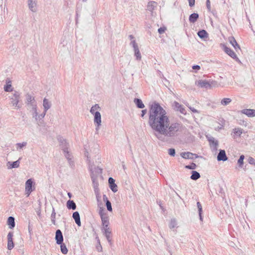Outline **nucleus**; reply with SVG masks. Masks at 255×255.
Returning a JSON list of instances; mask_svg holds the SVG:
<instances>
[{"label": "nucleus", "instance_id": "24", "mask_svg": "<svg viewBox=\"0 0 255 255\" xmlns=\"http://www.w3.org/2000/svg\"><path fill=\"white\" fill-rule=\"evenodd\" d=\"M3 89L4 91L6 92L12 91V88H11V82L9 79H6V85H4Z\"/></svg>", "mask_w": 255, "mask_h": 255}, {"label": "nucleus", "instance_id": "41", "mask_svg": "<svg viewBox=\"0 0 255 255\" xmlns=\"http://www.w3.org/2000/svg\"><path fill=\"white\" fill-rule=\"evenodd\" d=\"M55 217H56V213L55 212V209L54 208H53L52 212L51 215V222L53 224L55 225L56 221H55Z\"/></svg>", "mask_w": 255, "mask_h": 255}, {"label": "nucleus", "instance_id": "61", "mask_svg": "<svg viewBox=\"0 0 255 255\" xmlns=\"http://www.w3.org/2000/svg\"><path fill=\"white\" fill-rule=\"evenodd\" d=\"M28 228V232H29L30 235H31V234L32 233V228L30 225V223H29Z\"/></svg>", "mask_w": 255, "mask_h": 255}, {"label": "nucleus", "instance_id": "22", "mask_svg": "<svg viewBox=\"0 0 255 255\" xmlns=\"http://www.w3.org/2000/svg\"><path fill=\"white\" fill-rule=\"evenodd\" d=\"M43 106L45 112H46L51 108V103L45 98L43 101Z\"/></svg>", "mask_w": 255, "mask_h": 255}, {"label": "nucleus", "instance_id": "53", "mask_svg": "<svg viewBox=\"0 0 255 255\" xmlns=\"http://www.w3.org/2000/svg\"><path fill=\"white\" fill-rule=\"evenodd\" d=\"M249 163L251 164H254L255 165V159L252 157H249Z\"/></svg>", "mask_w": 255, "mask_h": 255}, {"label": "nucleus", "instance_id": "43", "mask_svg": "<svg viewBox=\"0 0 255 255\" xmlns=\"http://www.w3.org/2000/svg\"><path fill=\"white\" fill-rule=\"evenodd\" d=\"M221 123L219 124V125L215 128L216 130H220L223 128L224 127V121L223 120L221 121Z\"/></svg>", "mask_w": 255, "mask_h": 255}, {"label": "nucleus", "instance_id": "26", "mask_svg": "<svg viewBox=\"0 0 255 255\" xmlns=\"http://www.w3.org/2000/svg\"><path fill=\"white\" fill-rule=\"evenodd\" d=\"M199 18V14L197 13H193L190 15L189 20L191 23L195 22Z\"/></svg>", "mask_w": 255, "mask_h": 255}, {"label": "nucleus", "instance_id": "52", "mask_svg": "<svg viewBox=\"0 0 255 255\" xmlns=\"http://www.w3.org/2000/svg\"><path fill=\"white\" fill-rule=\"evenodd\" d=\"M166 28L165 27H161L158 29V32L159 34H162L165 32Z\"/></svg>", "mask_w": 255, "mask_h": 255}, {"label": "nucleus", "instance_id": "34", "mask_svg": "<svg viewBox=\"0 0 255 255\" xmlns=\"http://www.w3.org/2000/svg\"><path fill=\"white\" fill-rule=\"evenodd\" d=\"M134 52V56L137 61H140L141 59V53L139 51L138 47L133 49Z\"/></svg>", "mask_w": 255, "mask_h": 255}, {"label": "nucleus", "instance_id": "36", "mask_svg": "<svg viewBox=\"0 0 255 255\" xmlns=\"http://www.w3.org/2000/svg\"><path fill=\"white\" fill-rule=\"evenodd\" d=\"M100 110L101 108L99 105L98 104H95L91 107L90 112L93 115L95 113H96V112H98L97 110Z\"/></svg>", "mask_w": 255, "mask_h": 255}, {"label": "nucleus", "instance_id": "57", "mask_svg": "<svg viewBox=\"0 0 255 255\" xmlns=\"http://www.w3.org/2000/svg\"><path fill=\"white\" fill-rule=\"evenodd\" d=\"M189 5L190 7H192L195 5V0H188Z\"/></svg>", "mask_w": 255, "mask_h": 255}, {"label": "nucleus", "instance_id": "11", "mask_svg": "<svg viewBox=\"0 0 255 255\" xmlns=\"http://www.w3.org/2000/svg\"><path fill=\"white\" fill-rule=\"evenodd\" d=\"M55 239L57 244H61L63 242V236L60 230L58 229L56 230Z\"/></svg>", "mask_w": 255, "mask_h": 255}, {"label": "nucleus", "instance_id": "9", "mask_svg": "<svg viewBox=\"0 0 255 255\" xmlns=\"http://www.w3.org/2000/svg\"><path fill=\"white\" fill-rule=\"evenodd\" d=\"M172 106L173 109L176 111H179L181 114L185 115L186 111L183 106L176 101L174 102Z\"/></svg>", "mask_w": 255, "mask_h": 255}, {"label": "nucleus", "instance_id": "45", "mask_svg": "<svg viewBox=\"0 0 255 255\" xmlns=\"http://www.w3.org/2000/svg\"><path fill=\"white\" fill-rule=\"evenodd\" d=\"M196 165L195 163L192 162L191 164L186 165L185 168L189 169H195L196 168Z\"/></svg>", "mask_w": 255, "mask_h": 255}, {"label": "nucleus", "instance_id": "18", "mask_svg": "<svg viewBox=\"0 0 255 255\" xmlns=\"http://www.w3.org/2000/svg\"><path fill=\"white\" fill-rule=\"evenodd\" d=\"M64 153L65 157L67 158L68 161L69 165L72 167L74 165V161L72 159V156L69 151L68 150H66V151H63Z\"/></svg>", "mask_w": 255, "mask_h": 255}, {"label": "nucleus", "instance_id": "14", "mask_svg": "<svg viewBox=\"0 0 255 255\" xmlns=\"http://www.w3.org/2000/svg\"><path fill=\"white\" fill-rule=\"evenodd\" d=\"M109 187L111 190L116 193L118 191V186L115 183V179L112 177H109L108 179Z\"/></svg>", "mask_w": 255, "mask_h": 255}, {"label": "nucleus", "instance_id": "46", "mask_svg": "<svg viewBox=\"0 0 255 255\" xmlns=\"http://www.w3.org/2000/svg\"><path fill=\"white\" fill-rule=\"evenodd\" d=\"M32 111L33 112V113H32L33 118H35L36 121H37L38 115V113L37 112V108H36L35 110H32Z\"/></svg>", "mask_w": 255, "mask_h": 255}, {"label": "nucleus", "instance_id": "19", "mask_svg": "<svg viewBox=\"0 0 255 255\" xmlns=\"http://www.w3.org/2000/svg\"><path fill=\"white\" fill-rule=\"evenodd\" d=\"M197 84L201 88H208L211 87V84L206 80H199Z\"/></svg>", "mask_w": 255, "mask_h": 255}, {"label": "nucleus", "instance_id": "56", "mask_svg": "<svg viewBox=\"0 0 255 255\" xmlns=\"http://www.w3.org/2000/svg\"><path fill=\"white\" fill-rule=\"evenodd\" d=\"M98 243V245L97 246V249L98 250V252H101L102 251V246L100 244V243Z\"/></svg>", "mask_w": 255, "mask_h": 255}, {"label": "nucleus", "instance_id": "58", "mask_svg": "<svg viewBox=\"0 0 255 255\" xmlns=\"http://www.w3.org/2000/svg\"><path fill=\"white\" fill-rule=\"evenodd\" d=\"M146 113H147V110L146 109L142 110L141 111V117L143 118L144 115L146 114Z\"/></svg>", "mask_w": 255, "mask_h": 255}, {"label": "nucleus", "instance_id": "33", "mask_svg": "<svg viewBox=\"0 0 255 255\" xmlns=\"http://www.w3.org/2000/svg\"><path fill=\"white\" fill-rule=\"evenodd\" d=\"M34 102H35V101L33 96L28 93L26 95V104L27 105Z\"/></svg>", "mask_w": 255, "mask_h": 255}, {"label": "nucleus", "instance_id": "47", "mask_svg": "<svg viewBox=\"0 0 255 255\" xmlns=\"http://www.w3.org/2000/svg\"><path fill=\"white\" fill-rule=\"evenodd\" d=\"M106 203V206L107 207V210L110 212H112V204H111V202L110 201L107 202V203Z\"/></svg>", "mask_w": 255, "mask_h": 255}, {"label": "nucleus", "instance_id": "25", "mask_svg": "<svg viewBox=\"0 0 255 255\" xmlns=\"http://www.w3.org/2000/svg\"><path fill=\"white\" fill-rule=\"evenodd\" d=\"M67 208L69 210H75L76 209V205L73 200H69L66 203Z\"/></svg>", "mask_w": 255, "mask_h": 255}, {"label": "nucleus", "instance_id": "4", "mask_svg": "<svg viewBox=\"0 0 255 255\" xmlns=\"http://www.w3.org/2000/svg\"><path fill=\"white\" fill-rule=\"evenodd\" d=\"M223 48L225 52L229 55L233 59H235L237 62L241 63L240 59L237 57L236 53L231 48L228 47L226 45L223 44Z\"/></svg>", "mask_w": 255, "mask_h": 255}, {"label": "nucleus", "instance_id": "20", "mask_svg": "<svg viewBox=\"0 0 255 255\" xmlns=\"http://www.w3.org/2000/svg\"><path fill=\"white\" fill-rule=\"evenodd\" d=\"M72 217L75 220L76 224L78 225V226H81V223L80 220V216L79 212L78 211L74 212L73 213Z\"/></svg>", "mask_w": 255, "mask_h": 255}, {"label": "nucleus", "instance_id": "32", "mask_svg": "<svg viewBox=\"0 0 255 255\" xmlns=\"http://www.w3.org/2000/svg\"><path fill=\"white\" fill-rule=\"evenodd\" d=\"M200 177V173L196 171H192L191 172V175L190 178L193 180H196Z\"/></svg>", "mask_w": 255, "mask_h": 255}, {"label": "nucleus", "instance_id": "59", "mask_svg": "<svg viewBox=\"0 0 255 255\" xmlns=\"http://www.w3.org/2000/svg\"><path fill=\"white\" fill-rule=\"evenodd\" d=\"M192 69L194 70H199L200 69V66L198 65H195L192 66Z\"/></svg>", "mask_w": 255, "mask_h": 255}, {"label": "nucleus", "instance_id": "3", "mask_svg": "<svg viewBox=\"0 0 255 255\" xmlns=\"http://www.w3.org/2000/svg\"><path fill=\"white\" fill-rule=\"evenodd\" d=\"M34 183L32 179H28L25 182V191L27 194V196H28L30 193L34 190Z\"/></svg>", "mask_w": 255, "mask_h": 255}, {"label": "nucleus", "instance_id": "28", "mask_svg": "<svg viewBox=\"0 0 255 255\" xmlns=\"http://www.w3.org/2000/svg\"><path fill=\"white\" fill-rule=\"evenodd\" d=\"M134 103L136 105V107L139 109H143L145 107L144 105L140 99L135 98L134 99Z\"/></svg>", "mask_w": 255, "mask_h": 255}, {"label": "nucleus", "instance_id": "21", "mask_svg": "<svg viewBox=\"0 0 255 255\" xmlns=\"http://www.w3.org/2000/svg\"><path fill=\"white\" fill-rule=\"evenodd\" d=\"M91 178L92 181L93 186L95 192L96 193L97 192H98L99 190V183L97 180L98 178H96L95 176H94L93 175H92V177H91Z\"/></svg>", "mask_w": 255, "mask_h": 255}, {"label": "nucleus", "instance_id": "62", "mask_svg": "<svg viewBox=\"0 0 255 255\" xmlns=\"http://www.w3.org/2000/svg\"><path fill=\"white\" fill-rule=\"evenodd\" d=\"M191 110V111L193 112L194 113H198V111L196 110L195 109H194V108H192V107H190L189 108Z\"/></svg>", "mask_w": 255, "mask_h": 255}, {"label": "nucleus", "instance_id": "54", "mask_svg": "<svg viewBox=\"0 0 255 255\" xmlns=\"http://www.w3.org/2000/svg\"><path fill=\"white\" fill-rule=\"evenodd\" d=\"M46 113V112H45V111L44 110V112L42 114L38 115V119H39V120H42L45 117Z\"/></svg>", "mask_w": 255, "mask_h": 255}, {"label": "nucleus", "instance_id": "27", "mask_svg": "<svg viewBox=\"0 0 255 255\" xmlns=\"http://www.w3.org/2000/svg\"><path fill=\"white\" fill-rule=\"evenodd\" d=\"M157 6V3L155 1H151L148 2L147 6V9L152 12Z\"/></svg>", "mask_w": 255, "mask_h": 255}, {"label": "nucleus", "instance_id": "51", "mask_svg": "<svg viewBox=\"0 0 255 255\" xmlns=\"http://www.w3.org/2000/svg\"><path fill=\"white\" fill-rule=\"evenodd\" d=\"M27 144V142H23L22 143H17L16 144V145L17 146V147L19 148H22L23 147L26 146Z\"/></svg>", "mask_w": 255, "mask_h": 255}, {"label": "nucleus", "instance_id": "2", "mask_svg": "<svg viewBox=\"0 0 255 255\" xmlns=\"http://www.w3.org/2000/svg\"><path fill=\"white\" fill-rule=\"evenodd\" d=\"M101 221L102 225V227H101L102 232L106 237L108 242L111 244L112 242V231L111 229L109 227L110 224L109 219V218H106V219L102 220Z\"/></svg>", "mask_w": 255, "mask_h": 255}, {"label": "nucleus", "instance_id": "12", "mask_svg": "<svg viewBox=\"0 0 255 255\" xmlns=\"http://www.w3.org/2000/svg\"><path fill=\"white\" fill-rule=\"evenodd\" d=\"M91 171V177L92 175L95 176L96 178H98L102 173V170L99 167H94V168L91 167L90 169Z\"/></svg>", "mask_w": 255, "mask_h": 255}, {"label": "nucleus", "instance_id": "5", "mask_svg": "<svg viewBox=\"0 0 255 255\" xmlns=\"http://www.w3.org/2000/svg\"><path fill=\"white\" fill-rule=\"evenodd\" d=\"M57 140L60 143V146L63 151H66V150L68 149L69 145L65 139L62 136L59 135L57 137Z\"/></svg>", "mask_w": 255, "mask_h": 255}, {"label": "nucleus", "instance_id": "30", "mask_svg": "<svg viewBox=\"0 0 255 255\" xmlns=\"http://www.w3.org/2000/svg\"><path fill=\"white\" fill-rule=\"evenodd\" d=\"M7 225L11 229L15 227L14 218L13 217H9L7 219Z\"/></svg>", "mask_w": 255, "mask_h": 255}, {"label": "nucleus", "instance_id": "16", "mask_svg": "<svg viewBox=\"0 0 255 255\" xmlns=\"http://www.w3.org/2000/svg\"><path fill=\"white\" fill-rule=\"evenodd\" d=\"M229 41L237 52H238L239 50H241L240 45L238 44L236 40L233 36L230 37L229 38Z\"/></svg>", "mask_w": 255, "mask_h": 255}, {"label": "nucleus", "instance_id": "39", "mask_svg": "<svg viewBox=\"0 0 255 255\" xmlns=\"http://www.w3.org/2000/svg\"><path fill=\"white\" fill-rule=\"evenodd\" d=\"M231 102L232 100L230 98H224L221 100V104L223 106H227L229 105Z\"/></svg>", "mask_w": 255, "mask_h": 255}, {"label": "nucleus", "instance_id": "8", "mask_svg": "<svg viewBox=\"0 0 255 255\" xmlns=\"http://www.w3.org/2000/svg\"><path fill=\"white\" fill-rule=\"evenodd\" d=\"M27 5L28 8L33 12H35L37 10V0H27Z\"/></svg>", "mask_w": 255, "mask_h": 255}, {"label": "nucleus", "instance_id": "6", "mask_svg": "<svg viewBox=\"0 0 255 255\" xmlns=\"http://www.w3.org/2000/svg\"><path fill=\"white\" fill-rule=\"evenodd\" d=\"M93 115L94 116V122L96 126V129L98 130L101 125V115L99 112H96Z\"/></svg>", "mask_w": 255, "mask_h": 255}, {"label": "nucleus", "instance_id": "17", "mask_svg": "<svg viewBox=\"0 0 255 255\" xmlns=\"http://www.w3.org/2000/svg\"><path fill=\"white\" fill-rule=\"evenodd\" d=\"M242 114H245L248 117H255V110L254 109H243L241 111Z\"/></svg>", "mask_w": 255, "mask_h": 255}, {"label": "nucleus", "instance_id": "23", "mask_svg": "<svg viewBox=\"0 0 255 255\" xmlns=\"http://www.w3.org/2000/svg\"><path fill=\"white\" fill-rule=\"evenodd\" d=\"M20 159V158H19L18 160L13 161L12 162L8 161L7 163V165L8 166V168L11 169V168H14L18 167L19 166Z\"/></svg>", "mask_w": 255, "mask_h": 255}, {"label": "nucleus", "instance_id": "38", "mask_svg": "<svg viewBox=\"0 0 255 255\" xmlns=\"http://www.w3.org/2000/svg\"><path fill=\"white\" fill-rule=\"evenodd\" d=\"M177 226V221L175 219L173 218L171 219L169 224V227L170 229H172L175 228Z\"/></svg>", "mask_w": 255, "mask_h": 255}, {"label": "nucleus", "instance_id": "55", "mask_svg": "<svg viewBox=\"0 0 255 255\" xmlns=\"http://www.w3.org/2000/svg\"><path fill=\"white\" fill-rule=\"evenodd\" d=\"M206 6L209 11L211 10V4L210 0H207Z\"/></svg>", "mask_w": 255, "mask_h": 255}, {"label": "nucleus", "instance_id": "7", "mask_svg": "<svg viewBox=\"0 0 255 255\" xmlns=\"http://www.w3.org/2000/svg\"><path fill=\"white\" fill-rule=\"evenodd\" d=\"M180 156L184 159H193L194 158H202V156H199L196 154L191 153L190 152H182L180 153Z\"/></svg>", "mask_w": 255, "mask_h": 255}, {"label": "nucleus", "instance_id": "15", "mask_svg": "<svg viewBox=\"0 0 255 255\" xmlns=\"http://www.w3.org/2000/svg\"><path fill=\"white\" fill-rule=\"evenodd\" d=\"M228 157L226 155V152L225 150L220 149L219 152L217 155V160L218 161H225L227 160Z\"/></svg>", "mask_w": 255, "mask_h": 255}, {"label": "nucleus", "instance_id": "50", "mask_svg": "<svg viewBox=\"0 0 255 255\" xmlns=\"http://www.w3.org/2000/svg\"><path fill=\"white\" fill-rule=\"evenodd\" d=\"M197 206L198 209L199 213L202 214V207L201 203L199 202H197Z\"/></svg>", "mask_w": 255, "mask_h": 255}, {"label": "nucleus", "instance_id": "1", "mask_svg": "<svg viewBox=\"0 0 255 255\" xmlns=\"http://www.w3.org/2000/svg\"><path fill=\"white\" fill-rule=\"evenodd\" d=\"M148 124L153 131L154 135L160 141L168 142L177 137L183 130L180 122H171L166 111L156 102L149 106Z\"/></svg>", "mask_w": 255, "mask_h": 255}, {"label": "nucleus", "instance_id": "42", "mask_svg": "<svg viewBox=\"0 0 255 255\" xmlns=\"http://www.w3.org/2000/svg\"><path fill=\"white\" fill-rule=\"evenodd\" d=\"M234 133L237 136H240L243 133V129L241 128H235L234 129Z\"/></svg>", "mask_w": 255, "mask_h": 255}, {"label": "nucleus", "instance_id": "60", "mask_svg": "<svg viewBox=\"0 0 255 255\" xmlns=\"http://www.w3.org/2000/svg\"><path fill=\"white\" fill-rule=\"evenodd\" d=\"M103 197V200L105 203H107V202L110 201L106 195H104Z\"/></svg>", "mask_w": 255, "mask_h": 255}, {"label": "nucleus", "instance_id": "64", "mask_svg": "<svg viewBox=\"0 0 255 255\" xmlns=\"http://www.w3.org/2000/svg\"><path fill=\"white\" fill-rule=\"evenodd\" d=\"M199 216L200 218V220L202 221H203V217L202 216V214L199 213Z\"/></svg>", "mask_w": 255, "mask_h": 255}, {"label": "nucleus", "instance_id": "35", "mask_svg": "<svg viewBox=\"0 0 255 255\" xmlns=\"http://www.w3.org/2000/svg\"><path fill=\"white\" fill-rule=\"evenodd\" d=\"M99 215L101 219V220L106 219V218H109V217L107 216L106 213H105L104 209L103 208H100L99 212Z\"/></svg>", "mask_w": 255, "mask_h": 255}, {"label": "nucleus", "instance_id": "63", "mask_svg": "<svg viewBox=\"0 0 255 255\" xmlns=\"http://www.w3.org/2000/svg\"><path fill=\"white\" fill-rule=\"evenodd\" d=\"M43 124V121L41 120H39V122L38 123L39 126H42V124Z\"/></svg>", "mask_w": 255, "mask_h": 255}, {"label": "nucleus", "instance_id": "40", "mask_svg": "<svg viewBox=\"0 0 255 255\" xmlns=\"http://www.w3.org/2000/svg\"><path fill=\"white\" fill-rule=\"evenodd\" d=\"M245 158V156L244 155H241L240 156L239 159L238 160V164H239V166L242 168L244 164V159Z\"/></svg>", "mask_w": 255, "mask_h": 255}, {"label": "nucleus", "instance_id": "31", "mask_svg": "<svg viewBox=\"0 0 255 255\" xmlns=\"http://www.w3.org/2000/svg\"><path fill=\"white\" fill-rule=\"evenodd\" d=\"M208 140L210 145L215 146V149H217V147L219 144L218 140H215V138L212 136L208 138Z\"/></svg>", "mask_w": 255, "mask_h": 255}, {"label": "nucleus", "instance_id": "48", "mask_svg": "<svg viewBox=\"0 0 255 255\" xmlns=\"http://www.w3.org/2000/svg\"><path fill=\"white\" fill-rule=\"evenodd\" d=\"M168 154L171 156H174L175 155V150L174 148H169L168 149Z\"/></svg>", "mask_w": 255, "mask_h": 255}, {"label": "nucleus", "instance_id": "37", "mask_svg": "<svg viewBox=\"0 0 255 255\" xmlns=\"http://www.w3.org/2000/svg\"><path fill=\"white\" fill-rule=\"evenodd\" d=\"M59 245H60V250L61 253L64 255H66L68 253V250L65 244L63 242L61 244Z\"/></svg>", "mask_w": 255, "mask_h": 255}, {"label": "nucleus", "instance_id": "10", "mask_svg": "<svg viewBox=\"0 0 255 255\" xmlns=\"http://www.w3.org/2000/svg\"><path fill=\"white\" fill-rule=\"evenodd\" d=\"M13 234L12 232H9L7 235V249L11 250L14 247V243L13 242Z\"/></svg>", "mask_w": 255, "mask_h": 255}, {"label": "nucleus", "instance_id": "49", "mask_svg": "<svg viewBox=\"0 0 255 255\" xmlns=\"http://www.w3.org/2000/svg\"><path fill=\"white\" fill-rule=\"evenodd\" d=\"M130 45L132 46L133 49L138 47L137 44L136 43L135 40H132L130 43Z\"/></svg>", "mask_w": 255, "mask_h": 255}, {"label": "nucleus", "instance_id": "44", "mask_svg": "<svg viewBox=\"0 0 255 255\" xmlns=\"http://www.w3.org/2000/svg\"><path fill=\"white\" fill-rule=\"evenodd\" d=\"M27 105L29 108H31L32 110H35V109L37 108V104L36 102H32L31 104H28Z\"/></svg>", "mask_w": 255, "mask_h": 255}, {"label": "nucleus", "instance_id": "13", "mask_svg": "<svg viewBox=\"0 0 255 255\" xmlns=\"http://www.w3.org/2000/svg\"><path fill=\"white\" fill-rule=\"evenodd\" d=\"M13 97L14 98H11V103L12 105L13 106L17 107L18 108H19L20 107L18 106V103L19 101L20 98L19 93L17 91H15L14 93L13 94Z\"/></svg>", "mask_w": 255, "mask_h": 255}, {"label": "nucleus", "instance_id": "29", "mask_svg": "<svg viewBox=\"0 0 255 255\" xmlns=\"http://www.w3.org/2000/svg\"><path fill=\"white\" fill-rule=\"evenodd\" d=\"M197 34H198V36L200 38H202V39L206 38L208 37V33L204 29H202V30H199Z\"/></svg>", "mask_w": 255, "mask_h": 255}]
</instances>
